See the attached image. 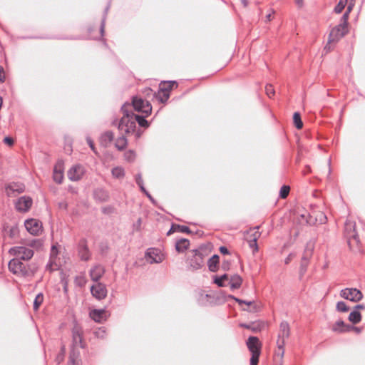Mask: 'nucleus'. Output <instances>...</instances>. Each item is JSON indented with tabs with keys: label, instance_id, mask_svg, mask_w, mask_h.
<instances>
[{
	"label": "nucleus",
	"instance_id": "nucleus-47",
	"mask_svg": "<svg viewBox=\"0 0 365 365\" xmlns=\"http://www.w3.org/2000/svg\"><path fill=\"white\" fill-rule=\"evenodd\" d=\"M4 230V236H9L11 238H13L14 237V235H16L18 233V231H19V230H13V229Z\"/></svg>",
	"mask_w": 365,
	"mask_h": 365
},
{
	"label": "nucleus",
	"instance_id": "nucleus-1",
	"mask_svg": "<svg viewBox=\"0 0 365 365\" xmlns=\"http://www.w3.org/2000/svg\"><path fill=\"white\" fill-rule=\"evenodd\" d=\"M354 6V0H351V2L349 4L345 13L344 14L341 19V23L339 25L334 27L330 31L328 44L338 41L340 38H341L349 32L348 19L349 14L352 11Z\"/></svg>",
	"mask_w": 365,
	"mask_h": 365
},
{
	"label": "nucleus",
	"instance_id": "nucleus-15",
	"mask_svg": "<svg viewBox=\"0 0 365 365\" xmlns=\"http://www.w3.org/2000/svg\"><path fill=\"white\" fill-rule=\"evenodd\" d=\"M314 240H310L306 245L304 252L302 258V263L301 265V272L303 273L305 272L307 262L312 255V252L314 248Z\"/></svg>",
	"mask_w": 365,
	"mask_h": 365
},
{
	"label": "nucleus",
	"instance_id": "nucleus-24",
	"mask_svg": "<svg viewBox=\"0 0 365 365\" xmlns=\"http://www.w3.org/2000/svg\"><path fill=\"white\" fill-rule=\"evenodd\" d=\"M190 241L185 238H180L175 242V250L178 252H184L188 249Z\"/></svg>",
	"mask_w": 365,
	"mask_h": 365
},
{
	"label": "nucleus",
	"instance_id": "nucleus-29",
	"mask_svg": "<svg viewBox=\"0 0 365 365\" xmlns=\"http://www.w3.org/2000/svg\"><path fill=\"white\" fill-rule=\"evenodd\" d=\"M361 314L359 311L354 309L350 312L348 319L354 324H358L361 321Z\"/></svg>",
	"mask_w": 365,
	"mask_h": 365
},
{
	"label": "nucleus",
	"instance_id": "nucleus-63",
	"mask_svg": "<svg viewBox=\"0 0 365 365\" xmlns=\"http://www.w3.org/2000/svg\"><path fill=\"white\" fill-rule=\"evenodd\" d=\"M70 363L74 365L75 363V354H72L70 356Z\"/></svg>",
	"mask_w": 365,
	"mask_h": 365
},
{
	"label": "nucleus",
	"instance_id": "nucleus-14",
	"mask_svg": "<svg viewBox=\"0 0 365 365\" xmlns=\"http://www.w3.org/2000/svg\"><path fill=\"white\" fill-rule=\"evenodd\" d=\"M145 257L150 264L160 263L164 259V255L160 250L153 247L147 250Z\"/></svg>",
	"mask_w": 365,
	"mask_h": 365
},
{
	"label": "nucleus",
	"instance_id": "nucleus-35",
	"mask_svg": "<svg viewBox=\"0 0 365 365\" xmlns=\"http://www.w3.org/2000/svg\"><path fill=\"white\" fill-rule=\"evenodd\" d=\"M127 143V139L124 136H122L116 139L115 146L118 150H123L126 148Z\"/></svg>",
	"mask_w": 365,
	"mask_h": 365
},
{
	"label": "nucleus",
	"instance_id": "nucleus-37",
	"mask_svg": "<svg viewBox=\"0 0 365 365\" xmlns=\"http://www.w3.org/2000/svg\"><path fill=\"white\" fill-rule=\"evenodd\" d=\"M145 116H140L138 115H135V123L138 122L140 126L143 128H148L149 126L148 122L145 119Z\"/></svg>",
	"mask_w": 365,
	"mask_h": 365
},
{
	"label": "nucleus",
	"instance_id": "nucleus-16",
	"mask_svg": "<svg viewBox=\"0 0 365 365\" xmlns=\"http://www.w3.org/2000/svg\"><path fill=\"white\" fill-rule=\"evenodd\" d=\"M32 204L33 200L29 196L21 197L14 203L16 209L23 212L29 211Z\"/></svg>",
	"mask_w": 365,
	"mask_h": 365
},
{
	"label": "nucleus",
	"instance_id": "nucleus-28",
	"mask_svg": "<svg viewBox=\"0 0 365 365\" xmlns=\"http://www.w3.org/2000/svg\"><path fill=\"white\" fill-rule=\"evenodd\" d=\"M240 326L242 327H244L245 329H250L252 331L257 332V331H261V329H262V327L264 326V324L262 322H252L249 324H240Z\"/></svg>",
	"mask_w": 365,
	"mask_h": 365
},
{
	"label": "nucleus",
	"instance_id": "nucleus-39",
	"mask_svg": "<svg viewBox=\"0 0 365 365\" xmlns=\"http://www.w3.org/2000/svg\"><path fill=\"white\" fill-rule=\"evenodd\" d=\"M228 279H229L228 274H225L222 275L221 277H216L215 278L214 282L216 284H217L218 287H225L223 280Z\"/></svg>",
	"mask_w": 365,
	"mask_h": 365
},
{
	"label": "nucleus",
	"instance_id": "nucleus-46",
	"mask_svg": "<svg viewBox=\"0 0 365 365\" xmlns=\"http://www.w3.org/2000/svg\"><path fill=\"white\" fill-rule=\"evenodd\" d=\"M265 91H266L267 95L269 98H272L274 96L275 92H274V87L272 85H267L265 87Z\"/></svg>",
	"mask_w": 365,
	"mask_h": 365
},
{
	"label": "nucleus",
	"instance_id": "nucleus-40",
	"mask_svg": "<svg viewBox=\"0 0 365 365\" xmlns=\"http://www.w3.org/2000/svg\"><path fill=\"white\" fill-rule=\"evenodd\" d=\"M43 301V296L42 294H38L36 295L34 302V309L37 310L40 305L42 304Z\"/></svg>",
	"mask_w": 365,
	"mask_h": 365
},
{
	"label": "nucleus",
	"instance_id": "nucleus-31",
	"mask_svg": "<svg viewBox=\"0 0 365 365\" xmlns=\"http://www.w3.org/2000/svg\"><path fill=\"white\" fill-rule=\"evenodd\" d=\"M219 264V256L214 255L207 262V266L211 272H216L217 270Z\"/></svg>",
	"mask_w": 365,
	"mask_h": 365
},
{
	"label": "nucleus",
	"instance_id": "nucleus-26",
	"mask_svg": "<svg viewBox=\"0 0 365 365\" xmlns=\"http://www.w3.org/2000/svg\"><path fill=\"white\" fill-rule=\"evenodd\" d=\"M327 216L322 212H318L315 213L314 216V222L309 223V225L319 227L326 223L327 222Z\"/></svg>",
	"mask_w": 365,
	"mask_h": 365
},
{
	"label": "nucleus",
	"instance_id": "nucleus-51",
	"mask_svg": "<svg viewBox=\"0 0 365 365\" xmlns=\"http://www.w3.org/2000/svg\"><path fill=\"white\" fill-rule=\"evenodd\" d=\"M106 331L103 328H100L95 334L97 337L103 338L105 336Z\"/></svg>",
	"mask_w": 365,
	"mask_h": 365
},
{
	"label": "nucleus",
	"instance_id": "nucleus-18",
	"mask_svg": "<svg viewBox=\"0 0 365 365\" xmlns=\"http://www.w3.org/2000/svg\"><path fill=\"white\" fill-rule=\"evenodd\" d=\"M91 292L92 295L98 300L103 299L107 296L106 285L101 282H96L95 284L92 285Z\"/></svg>",
	"mask_w": 365,
	"mask_h": 365
},
{
	"label": "nucleus",
	"instance_id": "nucleus-32",
	"mask_svg": "<svg viewBox=\"0 0 365 365\" xmlns=\"http://www.w3.org/2000/svg\"><path fill=\"white\" fill-rule=\"evenodd\" d=\"M113 140V133L110 131H107L103 133L101 137V143L103 146H107Z\"/></svg>",
	"mask_w": 365,
	"mask_h": 365
},
{
	"label": "nucleus",
	"instance_id": "nucleus-45",
	"mask_svg": "<svg viewBox=\"0 0 365 365\" xmlns=\"http://www.w3.org/2000/svg\"><path fill=\"white\" fill-rule=\"evenodd\" d=\"M25 244L29 245L31 247H37L41 245V242L39 240L34 239L25 242Z\"/></svg>",
	"mask_w": 365,
	"mask_h": 365
},
{
	"label": "nucleus",
	"instance_id": "nucleus-38",
	"mask_svg": "<svg viewBox=\"0 0 365 365\" xmlns=\"http://www.w3.org/2000/svg\"><path fill=\"white\" fill-rule=\"evenodd\" d=\"M347 4L348 0H339V3L334 8V12L336 14L341 13Z\"/></svg>",
	"mask_w": 365,
	"mask_h": 365
},
{
	"label": "nucleus",
	"instance_id": "nucleus-53",
	"mask_svg": "<svg viewBox=\"0 0 365 365\" xmlns=\"http://www.w3.org/2000/svg\"><path fill=\"white\" fill-rule=\"evenodd\" d=\"M4 142L9 146H12L14 145V140L10 137L4 138Z\"/></svg>",
	"mask_w": 365,
	"mask_h": 365
},
{
	"label": "nucleus",
	"instance_id": "nucleus-4",
	"mask_svg": "<svg viewBox=\"0 0 365 365\" xmlns=\"http://www.w3.org/2000/svg\"><path fill=\"white\" fill-rule=\"evenodd\" d=\"M8 266L9 271L16 276L26 277L33 274V272L30 271L29 267L21 262L18 258L11 259ZM34 272L35 271L34 270Z\"/></svg>",
	"mask_w": 365,
	"mask_h": 365
},
{
	"label": "nucleus",
	"instance_id": "nucleus-59",
	"mask_svg": "<svg viewBox=\"0 0 365 365\" xmlns=\"http://www.w3.org/2000/svg\"><path fill=\"white\" fill-rule=\"evenodd\" d=\"M294 257V254H292V253H291V254H289V255H288V257L285 259V261H284V262H285V263H286V264H288V263L292 260V259Z\"/></svg>",
	"mask_w": 365,
	"mask_h": 365
},
{
	"label": "nucleus",
	"instance_id": "nucleus-19",
	"mask_svg": "<svg viewBox=\"0 0 365 365\" xmlns=\"http://www.w3.org/2000/svg\"><path fill=\"white\" fill-rule=\"evenodd\" d=\"M25 190L23 184L12 182L7 185L5 187V191L9 197H16L17 195L22 193Z\"/></svg>",
	"mask_w": 365,
	"mask_h": 365
},
{
	"label": "nucleus",
	"instance_id": "nucleus-23",
	"mask_svg": "<svg viewBox=\"0 0 365 365\" xmlns=\"http://www.w3.org/2000/svg\"><path fill=\"white\" fill-rule=\"evenodd\" d=\"M90 317L96 322H102L106 319L105 309H93L90 312Z\"/></svg>",
	"mask_w": 365,
	"mask_h": 365
},
{
	"label": "nucleus",
	"instance_id": "nucleus-30",
	"mask_svg": "<svg viewBox=\"0 0 365 365\" xmlns=\"http://www.w3.org/2000/svg\"><path fill=\"white\" fill-rule=\"evenodd\" d=\"M25 228H42V222L35 218L26 220L24 223Z\"/></svg>",
	"mask_w": 365,
	"mask_h": 365
},
{
	"label": "nucleus",
	"instance_id": "nucleus-56",
	"mask_svg": "<svg viewBox=\"0 0 365 365\" xmlns=\"http://www.w3.org/2000/svg\"><path fill=\"white\" fill-rule=\"evenodd\" d=\"M32 235H39L41 234L43 230H26Z\"/></svg>",
	"mask_w": 365,
	"mask_h": 365
},
{
	"label": "nucleus",
	"instance_id": "nucleus-17",
	"mask_svg": "<svg viewBox=\"0 0 365 365\" xmlns=\"http://www.w3.org/2000/svg\"><path fill=\"white\" fill-rule=\"evenodd\" d=\"M84 173L85 169L81 165H75L68 170L67 175L69 180L77 181L82 178Z\"/></svg>",
	"mask_w": 365,
	"mask_h": 365
},
{
	"label": "nucleus",
	"instance_id": "nucleus-13",
	"mask_svg": "<svg viewBox=\"0 0 365 365\" xmlns=\"http://www.w3.org/2000/svg\"><path fill=\"white\" fill-rule=\"evenodd\" d=\"M340 296L353 302H358L363 298V294L356 288H345L340 292Z\"/></svg>",
	"mask_w": 365,
	"mask_h": 365
},
{
	"label": "nucleus",
	"instance_id": "nucleus-48",
	"mask_svg": "<svg viewBox=\"0 0 365 365\" xmlns=\"http://www.w3.org/2000/svg\"><path fill=\"white\" fill-rule=\"evenodd\" d=\"M227 298H230V299H232L234 300H235L237 302H238L240 304H245L247 305H251L252 304V301H244V300H242V299H240L238 298H236L234 296L232 295H228L227 296Z\"/></svg>",
	"mask_w": 365,
	"mask_h": 365
},
{
	"label": "nucleus",
	"instance_id": "nucleus-11",
	"mask_svg": "<svg viewBox=\"0 0 365 365\" xmlns=\"http://www.w3.org/2000/svg\"><path fill=\"white\" fill-rule=\"evenodd\" d=\"M133 108L138 112H141L145 114V116H148L151 114L152 106L150 103L142 99L141 98L134 97L132 102Z\"/></svg>",
	"mask_w": 365,
	"mask_h": 365
},
{
	"label": "nucleus",
	"instance_id": "nucleus-12",
	"mask_svg": "<svg viewBox=\"0 0 365 365\" xmlns=\"http://www.w3.org/2000/svg\"><path fill=\"white\" fill-rule=\"evenodd\" d=\"M260 236L261 233L256 230H247L244 232V237L249 243V246L252 250L254 254L258 251L257 241Z\"/></svg>",
	"mask_w": 365,
	"mask_h": 365
},
{
	"label": "nucleus",
	"instance_id": "nucleus-7",
	"mask_svg": "<svg viewBox=\"0 0 365 365\" xmlns=\"http://www.w3.org/2000/svg\"><path fill=\"white\" fill-rule=\"evenodd\" d=\"M135 114L125 113L118 124V129L122 133L130 134L135 130Z\"/></svg>",
	"mask_w": 365,
	"mask_h": 365
},
{
	"label": "nucleus",
	"instance_id": "nucleus-22",
	"mask_svg": "<svg viewBox=\"0 0 365 365\" xmlns=\"http://www.w3.org/2000/svg\"><path fill=\"white\" fill-rule=\"evenodd\" d=\"M78 256L81 260L88 261L91 257L90 251L84 240L79 242L78 245Z\"/></svg>",
	"mask_w": 365,
	"mask_h": 365
},
{
	"label": "nucleus",
	"instance_id": "nucleus-52",
	"mask_svg": "<svg viewBox=\"0 0 365 365\" xmlns=\"http://www.w3.org/2000/svg\"><path fill=\"white\" fill-rule=\"evenodd\" d=\"M177 230H168V232H167V235L168 236H170L172 234H173ZM178 231H181V232H185L187 233H192V230H178Z\"/></svg>",
	"mask_w": 365,
	"mask_h": 365
},
{
	"label": "nucleus",
	"instance_id": "nucleus-25",
	"mask_svg": "<svg viewBox=\"0 0 365 365\" xmlns=\"http://www.w3.org/2000/svg\"><path fill=\"white\" fill-rule=\"evenodd\" d=\"M53 180L57 183H61L63 179V172L62 165L61 163L57 164L53 170Z\"/></svg>",
	"mask_w": 365,
	"mask_h": 365
},
{
	"label": "nucleus",
	"instance_id": "nucleus-20",
	"mask_svg": "<svg viewBox=\"0 0 365 365\" xmlns=\"http://www.w3.org/2000/svg\"><path fill=\"white\" fill-rule=\"evenodd\" d=\"M104 273V267L98 264L93 265L89 271L91 279L96 282H98Z\"/></svg>",
	"mask_w": 365,
	"mask_h": 365
},
{
	"label": "nucleus",
	"instance_id": "nucleus-43",
	"mask_svg": "<svg viewBox=\"0 0 365 365\" xmlns=\"http://www.w3.org/2000/svg\"><path fill=\"white\" fill-rule=\"evenodd\" d=\"M290 187L288 185H283L279 192V196L282 199H285L289 195Z\"/></svg>",
	"mask_w": 365,
	"mask_h": 365
},
{
	"label": "nucleus",
	"instance_id": "nucleus-55",
	"mask_svg": "<svg viewBox=\"0 0 365 365\" xmlns=\"http://www.w3.org/2000/svg\"><path fill=\"white\" fill-rule=\"evenodd\" d=\"M230 264L228 261H224L222 264V268L225 271H227L230 269Z\"/></svg>",
	"mask_w": 365,
	"mask_h": 365
},
{
	"label": "nucleus",
	"instance_id": "nucleus-33",
	"mask_svg": "<svg viewBox=\"0 0 365 365\" xmlns=\"http://www.w3.org/2000/svg\"><path fill=\"white\" fill-rule=\"evenodd\" d=\"M112 176L116 179H123L125 176V170L122 167H115L111 170Z\"/></svg>",
	"mask_w": 365,
	"mask_h": 365
},
{
	"label": "nucleus",
	"instance_id": "nucleus-21",
	"mask_svg": "<svg viewBox=\"0 0 365 365\" xmlns=\"http://www.w3.org/2000/svg\"><path fill=\"white\" fill-rule=\"evenodd\" d=\"M308 214L307 211L301 209L300 207H297L294 212V220L297 221L299 225L301 226H307L309 225V223L307 220Z\"/></svg>",
	"mask_w": 365,
	"mask_h": 365
},
{
	"label": "nucleus",
	"instance_id": "nucleus-41",
	"mask_svg": "<svg viewBox=\"0 0 365 365\" xmlns=\"http://www.w3.org/2000/svg\"><path fill=\"white\" fill-rule=\"evenodd\" d=\"M336 308L338 312H346L349 310V307L343 301L338 302Z\"/></svg>",
	"mask_w": 365,
	"mask_h": 365
},
{
	"label": "nucleus",
	"instance_id": "nucleus-9",
	"mask_svg": "<svg viewBox=\"0 0 365 365\" xmlns=\"http://www.w3.org/2000/svg\"><path fill=\"white\" fill-rule=\"evenodd\" d=\"M290 334V329L289 324L287 322H282L279 326V331L278 334V339L277 341V347L279 349V354L281 356L284 354V346L285 344V339H287Z\"/></svg>",
	"mask_w": 365,
	"mask_h": 365
},
{
	"label": "nucleus",
	"instance_id": "nucleus-10",
	"mask_svg": "<svg viewBox=\"0 0 365 365\" xmlns=\"http://www.w3.org/2000/svg\"><path fill=\"white\" fill-rule=\"evenodd\" d=\"M9 254L23 260H29L34 256L33 250L24 247V246H16L11 247L9 251Z\"/></svg>",
	"mask_w": 365,
	"mask_h": 365
},
{
	"label": "nucleus",
	"instance_id": "nucleus-2",
	"mask_svg": "<svg viewBox=\"0 0 365 365\" xmlns=\"http://www.w3.org/2000/svg\"><path fill=\"white\" fill-rule=\"evenodd\" d=\"M205 255L201 247L191 250L186 259L187 269L195 271L203 267L205 264Z\"/></svg>",
	"mask_w": 365,
	"mask_h": 365
},
{
	"label": "nucleus",
	"instance_id": "nucleus-54",
	"mask_svg": "<svg viewBox=\"0 0 365 365\" xmlns=\"http://www.w3.org/2000/svg\"><path fill=\"white\" fill-rule=\"evenodd\" d=\"M354 327L353 325H350V324H346L344 322V332H349V331H353L354 329Z\"/></svg>",
	"mask_w": 365,
	"mask_h": 365
},
{
	"label": "nucleus",
	"instance_id": "nucleus-60",
	"mask_svg": "<svg viewBox=\"0 0 365 365\" xmlns=\"http://www.w3.org/2000/svg\"><path fill=\"white\" fill-rule=\"evenodd\" d=\"M4 78H5L4 73L3 71V69L0 67V82H4Z\"/></svg>",
	"mask_w": 365,
	"mask_h": 365
},
{
	"label": "nucleus",
	"instance_id": "nucleus-58",
	"mask_svg": "<svg viewBox=\"0 0 365 365\" xmlns=\"http://www.w3.org/2000/svg\"><path fill=\"white\" fill-rule=\"evenodd\" d=\"M220 251L223 255H228L229 254V251H228L227 248L224 247V246H222V247H220Z\"/></svg>",
	"mask_w": 365,
	"mask_h": 365
},
{
	"label": "nucleus",
	"instance_id": "nucleus-64",
	"mask_svg": "<svg viewBox=\"0 0 365 365\" xmlns=\"http://www.w3.org/2000/svg\"><path fill=\"white\" fill-rule=\"evenodd\" d=\"M241 3L243 5L244 7H247L248 5L247 0H241Z\"/></svg>",
	"mask_w": 365,
	"mask_h": 365
},
{
	"label": "nucleus",
	"instance_id": "nucleus-44",
	"mask_svg": "<svg viewBox=\"0 0 365 365\" xmlns=\"http://www.w3.org/2000/svg\"><path fill=\"white\" fill-rule=\"evenodd\" d=\"M125 159L128 162H133L135 158V153L133 150H128L124 154Z\"/></svg>",
	"mask_w": 365,
	"mask_h": 365
},
{
	"label": "nucleus",
	"instance_id": "nucleus-50",
	"mask_svg": "<svg viewBox=\"0 0 365 365\" xmlns=\"http://www.w3.org/2000/svg\"><path fill=\"white\" fill-rule=\"evenodd\" d=\"M86 141H87L88 144L89 145L90 148H91V150L97 155L98 153L96 151V147L94 145V143H93V141L92 140V139L91 138L88 137L86 138Z\"/></svg>",
	"mask_w": 365,
	"mask_h": 365
},
{
	"label": "nucleus",
	"instance_id": "nucleus-42",
	"mask_svg": "<svg viewBox=\"0 0 365 365\" xmlns=\"http://www.w3.org/2000/svg\"><path fill=\"white\" fill-rule=\"evenodd\" d=\"M74 282L77 286L83 287L86 284L87 280L86 279V277L81 274L76 277Z\"/></svg>",
	"mask_w": 365,
	"mask_h": 365
},
{
	"label": "nucleus",
	"instance_id": "nucleus-34",
	"mask_svg": "<svg viewBox=\"0 0 365 365\" xmlns=\"http://www.w3.org/2000/svg\"><path fill=\"white\" fill-rule=\"evenodd\" d=\"M344 322L343 320L336 321L331 327V330L336 333H344Z\"/></svg>",
	"mask_w": 365,
	"mask_h": 365
},
{
	"label": "nucleus",
	"instance_id": "nucleus-62",
	"mask_svg": "<svg viewBox=\"0 0 365 365\" xmlns=\"http://www.w3.org/2000/svg\"><path fill=\"white\" fill-rule=\"evenodd\" d=\"M353 331L357 334H360L362 331V327H354Z\"/></svg>",
	"mask_w": 365,
	"mask_h": 365
},
{
	"label": "nucleus",
	"instance_id": "nucleus-27",
	"mask_svg": "<svg viewBox=\"0 0 365 365\" xmlns=\"http://www.w3.org/2000/svg\"><path fill=\"white\" fill-rule=\"evenodd\" d=\"M242 283V277L238 274H234L230 278V285L231 289H239Z\"/></svg>",
	"mask_w": 365,
	"mask_h": 365
},
{
	"label": "nucleus",
	"instance_id": "nucleus-57",
	"mask_svg": "<svg viewBox=\"0 0 365 365\" xmlns=\"http://www.w3.org/2000/svg\"><path fill=\"white\" fill-rule=\"evenodd\" d=\"M63 351H64V350L63 349L62 353L59 354L56 357V361L58 364H60L63 360V357H64Z\"/></svg>",
	"mask_w": 365,
	"mask_h": 365
},
{
	"label": "nucleus",
	"instance_id": "nucleus-8",
	"mask_svg": "<svg viewBox=\"0 0 365 365\" xmlns=\"http://www.w3.org/2000/svg\"><path fill=\"white\" fill-rule=\"evenodd\" d=\"M178 83L174 81H163L159 85V90L155 94V97L162 103L167 101L172 90L178 88Z\"/></svg>",
	"mask_w": 365,
	"mask_h": 365
},
{
	"label": "nucleus",
	"instance_id": "nucleus-6",
	"mask_svg": "<svg viewBox=\"0 0 365 365\" xmlns=\"http://www.w3.org/2000/svg\"><path fill=\"white\" fill-rule=\"evenodd\" d=\"M247 346L251 352L250 365H257L261 353V343L256 336H250L247 341Z\"/></svg>",
	"mask_w": 365,
	"mask_h": 365
},
{
	"label": "nucleus",
	"instance_id": "nucleus-36",
	"mask_svg": "<svg viewBox=\"0 0 365 365\" xmlns=\"http://www.w3.org/2000/svg\"><path fill=\"white\" fill-rule=\"evenodd\" d=\"M293 122L295 125V127L297 129H301L303 127V123L301 119V116L299 113L295 112L293 115Z\"/></svg>",
	"mask_w": 365,
	"mask_h": 365
},
{
	"label": "nucleus",
	"instance_id": "nucleus-5",
	"mask_svg": "<svg viewBox=\"0 0 365 365\" xmlns=\"http://www.w3.org/2000/svg\"><path fill=\"white\" fill-rule=\"evenodd\" d=\"M344 235L349 250L355 254L361 253V243L356 230H345Z\"/></svg>",
	"mask_w": 365,
	"mask_h": 365
},
{
	"label": "nucleus",
	"instance_id": "nucleus-61",
	"mask_svg": "<svg viewBox=\"0 0 365 365\" xmlns=\"http://www.w3.org/2000/svg\"><path fill=\"white\" fill-rule=\"evenodd\" d=\"M365 309V306L364 304H357L354 307V309H356V310H359V309Z\"/></svg>",
	"mask_w": 365,
	"mask_h": 365
},
{
	"label": "nucleus",
	"instance_id": "nucleus-49",
	"mask_svg": "<svg viewBox=\"0 0 365 365\" xmlns=\"http://www.w3.org/2000/svg\"><path fill=\"white\" fill-rule=\"evenodd\" d=\"M73 340L75 343H77L78 341L81 343V336L78 331H73Z\"/></svg>",
	"mask_w": 365,
	"mask_h": 365
},
{
	"label": "nucleus",
	"instance_id": "nucleus-3",
	"mask_svg": "<svg viewBox=\"0 0 365 365\" xmlns=\"http://www.w3.org/2000/svg\"><path fill=\"white\" fill-rule=\"evenodd\" d=\"M61 250L58 248L57 245H52L49 261L46 266V270L50 272L58 270L63 264H66L65 258L63 256L61 257Z\"/></svg>",
	"mask_w": 365,
	"mask_h": 365
}]
</instances>
